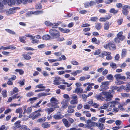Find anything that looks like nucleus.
I'll return each instance as SVG.
<instances>
[{
	"label": "nucleus",
	"mask_w": 130,
	"mask_h": 130,
	"mask_svg": "<svg viewBox=\"0 0 130 130\" xmlns=\"http://www.w3.org/2000/svg\"><path fill=\"white\" fill-rule=\"evenodd\" d=\"M114 93V91L113 90H110L108 92L103 91L101 93V95H104V99L107 101L111 100L113 97L112 95Z\"/></svg>",
	"instance_id": "f257e3e1"
},
{
	"label": "nucleus",
	"mask_w": 130,
	"mask_h": 130,
	"mask_svg": "<svg viewBox=\"0 0 130 130\" xmlns=\"http://www.w3.org/2000/svg\"><path fill=\"white\" fill-rule=\"evenodd\" d=\"M53 28L49 31V33L53 39H56L59 38L60 36L59 31L55 29L56 27H53Z\"/></svg>",
	"instance_id": "f03ea898"
},
{
	"label": "nucleus",
	"mask_w": 130,
	"mask_h": 130,
	"mask_svg": "<svg viewBox=\"0 0 130 130\" xmlns=\"http://www.w3.org/2000/svg\"><path fill=\"white\" fill-rule=\"evenodd\" d=\"M41 114L39 112H37V111L32 112L29 116V118H31L32 120H34L39 117L41 116Z\"/></svg>",
	"instance_id": "7ed1b4c3"
},
{
	"label": "nucleus",
	"mask_w": 130,
	"mask_h": 130,
	"mask_svg": "<svg viewBox=\"0 0 130 130\" xmlns=\"http://www.w3.org/2000/svg\"><path fill=\"white\" fill-rule=\"evenodd\" d=\"M109 84V82L108 81L104 82L102 83V85H101L100 87L101 89H100V91L103 90V89H105L107 88Z\"/></svg>",
	"instance_id": "20e7f679"
},
{
	"label": "nucleus",
	"mask_w": 130,
	"mask_h": 130,
	"mask_svg": "<svg viewBox=\"0 0 130 130\" xmlns=\"http://www.w3.org/2000/svg\"><path fill=\"white\" fill-rule=\"evenodd\" d=\"M21 121L20 120H19L14 123V125L12 127V128L13 129L15 130H16L17 128H19L20 126L21 125L20 123Z\"/></svg>",
	"instance_id": "39448f33"
},
{
	"label": "nucleus",
	"mask_w": 130,
	"mask_h": 130,
	"mask_svg": "<svg viewBox=\"0 0 130 130\" xmlns=\"http://www.w3.org/2000/svg\"><path fill=\"white\" fill-rule=\"evenodd\" d=\"M58 107H59L58 106L54 107V108L49 107L47 108L46 109H45V111L47 112L48 115H49L51 113H52L54 111V110L55 109V108H58Z\"/></svg>",
	"instance_id": "423d86ee"
},
{
	"label": "nucleus",
	"mask_w": 130,
	"mask_h": 130,
	"mask_svg": "<svg viewBox=\"0 0 130 130\" xmlns=\"http://www.w3.org/2000/svg\"><path fill=\"white\" fill-rule=\"evenodd\" d=\"M83 89L80 87H77L73 91V93H81L83 92Z\"/></svg>",
	"instance_id": "0eeeda50"
},
{
	"label": "nucleus",
	"mask_w": 130,
	"mask_h": 130,
	"mask_svg": "<svg viewBox=\"0 0 130 130\" xmlns=\"http://www.w3.org/2000/svg\"><path fill=\"white\" fill-rule=\"evenodd\" d=\"M50 102L52 104H53L54 107L58 103V100L54 97L51 98L50 100Z\"/></svg>",
	"instance_id": "6e6552de"
},
{
	"label": "nucleus",
	"mask_w": 130,
	"mask_h": 130,
	"mask_svg": "<svg viewBox=\"0 0 130 130\" xmlns=\"http://www.w3.org/2000/svg\"><path fill=\"white\" fill-rule=\"evenodd\" d=\"M17 2L18 4H20L22 3L24 4H25L27 2H31L32 0H17Z\"/></svg>",
	"instance_id": "1a4fd4ad"
},
{
	"label": "nucleus",
	"mask_w": 130,
	"mask_h": 130,
	"mask_svg": "<svg viewBox=\"0 0 130 130\" xmlns=\"http://www.w3.org/2000/svg\"><path fill=\"white\" fill-rule=\"evenodd\" d=\"M97 127L101 130H103L105 129V127L103 124L100 123H98Z\"/></svg>",
	"instance_id": "9d476101"
},
{
	"label": "nucleus",
	"mask_w": 130,
	"mask_h": 130,
	"mask_svg": "<svg viewBox=\"0 0 130 130\" xmlns=\"http://www.w3.org/2000/svg\"><path fill=\"white\" fill-rule=\"evenodd\" d=\"M43 12V11L42 10L41 11H31L30 12V14H33L36 15H38L40 14H42Z\"/></svg>",
	"instance_id": "9b49d317"
},
{
	"label": "nucleus",
	"mask_w": 130,
	"mask_h": 130,
	"mask_svg": "<svg viewBox=\"0 0 130 130\" xmlns=\"http://www.w3.org/2000/svg\"><path fill=\"white\" fill-rule=\"evenodd\" d=\"M109 48L110 50H115L116 49V46L113 43H109Z\"/></svg>",
	"instance_id": "f8f14e48"
},
{
	"label": "nucleus",
	"mask_w": 130,
	"mask_h": 130,
	"mask_svg": "<svg viewBox=\"0 0 130 130\" xmlns=\"http://www.w3.org/2000/svg\"><path fill=\"white\" fill-rule=\"evenodd\" d=\"M41 126L44 128L49 127L51 126L50 125L48 124L47 122H45L42 123L41 125Z\"/></svg>",
	"instance_id": "ddd939ff"
},
{
	"label": "nucleus",
	"mask_w": 130,
	"mask_h": 130,
	"mask_svg": "<svg viewBox=\"0 0 130 130\" xmlns=\"http://www.w3.org/2000/svg\"><path fill=\"white\" fill-rule=\"evenodd\" d=\"M102 26V25L101 23H96L95 27L97 30H99L101 29Z\"/></svg>",
	"instance_id": "4468645a"
},
{
	"label": "nucleus",
	"mask_w": 130,
	"mask_h": 130,
	"mask_svg": "<svg viewBox=\"0 0 130 130\" xmlns=\"http://www.w3.org/2000/svg\"><path fill=\"white\" fill-rule=\"evenodd\" d=\"M111 24H110V25ZM110 24L109 22H107L105 23L104 26V28L105 30H107L109 28Z\"/></svg>",
	"instance_id": "2eb2a0df"
},
{
	"label": "nucleus",
	"mask_w": 130,
	"mask_h": 130,
	"mask_svg": "<svg viewBox=\"0 0 130 130\" xmlns=\"http://www.w3.org/2000/svg\"><path fill=\"white\" fill-rule=\"evenodd\" d=\"M38 99L37 97H35L29 99L27 100V102H30L31 104L33 103L34 102Z\"/></svg>",
	"instance_id": "dca6fc26"
},
{
	"label": "nucleus",
	"mask_w": 130,
	"mask_h": 130,
	"mask_svg": "<svg viewBox=\"0 0 130 130\" xmlns=\"http://www.w3.org/2000/svg\"><path fill=\"white\" fill-rule=\"evenodd\" d=\"M111 18L110 16H108L105 18H101L99 19V21H100L104 22L106 20H107Z\"/></svg>",
	"instance_id": "f3484780"
},
{
	"label": "nucleus",
	"mask_w": 130,
	"mask_h": 130,
	"mask_svg": "<svg viewBox=\"0 0 130 130\" xmlns=\"http://www.w3.org/2000/svg\"><path fill=\"white\" fill-rule=\"evenodd\" d=\"M64 116L58 115H55L53 116V118L55 119L58 120L62 118Z\"/></svg>",
	"instance_id": "a211bd4d"
},
{
	"label": "nucleus",
	"mask_w": 130,
	"mask_h": 130,
	"mask_svg": "<svg viewBox=\"0 0 130 130\" xmlns=\"http://www.w3.org/2000/svg\"><path fill=\"white\" fill-rule=\"evenodd\" d=\"M23 58L27 60H29L31 58V57L29 56L27 54H24L22 55Z\"/></svg>",
	"instance_id": "6ab92c4d"
},
{
	"label": "nucleus",
	"mask_w": 130,
	"mask_h": 130,
	"mask_svg": "<svg viewBox=\"0 0 130 130\" xmlns=\"http://www.w3.org/2000/svg\"><path fill=\"white\" fill-rule=\"evenodd\" d=\"M127 53V50L125 49H123L122 50L121 56L122 57H125Z\"/></svg>",
	"instance_id": "aec40b11"
},
{
	"label": "nucleus",
	"mask_w": 130,
	"mask_h": 130,
	"mask_svg": "<svg viewBox=\"0 0 130 130\" xmlns=\"http://www.w3.org/2000/svg\"><path fill=\"white\" fill-rule=\"evenodd\" d=\"M16 47H10V46L9 47H6L4 46H1V49H3L4 50H6L8 49H15Z\"/></svg>",
	"instance_id": "412c9836"
},
{
	"label": "nucleus",
	"mask_w": 130,
	"mask_h": 130,
	"mask_svg": "<svg viewBox=\"0 0 130 130\" xmlns=\"http://www.w3.org/2000/svg\"><path fill=\"white\" fill-rule=\"evenodd\" d=\"M19 40L21 42L23 43H25L26 41L25 40L26 39V37L24 36L23 37H19Z\"/></svg>",
	"instance_id": "4be33fe9"
},
{
	"label": "nucleus",
	"mask_w": 130,
	"mask_h": 130,
	"mask_svg": "<svg viewBox=\"0 0 130 130\" xmlns=\"http://www.w3.org/2000/svg\"><path fill=\"white\" fill-rule=\"evenodd\" d=\"M67 111L68 113H72L74 112V110L70 106H69L68 107V109L67 110Z\"/></svg>",
	"instance_id": "5701e85b"
},
{
	"label": "nucleus",
	"mask_w": 130,
	"mask_h": 130,
	"mask_svg": "<svg viewBox=\"0 0 130 130\" xmlns=\"http://www.w3.org/2000/svg\"><path fill=\"white\" fill-rule=\"evenodd\" d=\"M13 99H18L19 98H22V96H21L20 95H18V93L14 94L12 96Z\"/></svg>",
	"instance_id": "b1692460"
},
{
	"label": "nucleus",
	"mask_w": 130,
	"mask_h": 130,
	"mask_svg": "<svg viewBox=\"0 0 130 130\" xmlns=\"http://www.w3.org/2000/svg\"><path fill=\"white\" fill-rule=\"evenodd\" d=\"M5 31L9 33L12 35H15V33L13 31L8 29H5Z\"/></svg>",
	"instance_id": "393cba45"
},
{
	"label": "nucleus",
	"mask_w": 130,
	"mask_h": 130,
	"mask_svg": "<svg viewBox=\"0 0 130 130\" xmlns=\"http://www.w3.org/2000/svg\"><path fill=\"white\" fill-rule=\"evenodd\" d=\"M118 12V10H115V9L113 8L111 9L109 11V12L110 13H113V14H116Z\"/></svg>",
	"instance_id": "a878e982"
},
{
	"label": "nucleus",
	"mask_w": 130,
	"mask_h": 130,
	"mask_svg": "<svg viewBox=\"0 0 130 130\" xmlns=\"http://www.w3.org/2000/svg\"><path fill=\"white\" fill-rule=\"evenodd\" d=\"M50 38V36L48 35H46L43 36L42 37V39L44 40H49Z\"/></svg>",
	"instance_id": "bb28decb"
},
{
	"label": "nucleus",
	"mask_w": 130,
	"mask_h": 130,
	"mask_svg": "<svg viewBox=\"0 0 130 130\" xmlns=\"http://www.w3.org/2000/svg\"><path fill=\"white\" fill-rule=\"evenodd\" d=\"M115 83L116 85H118L124 84V83L123 81H121L119 80H116V81H115Z\"/></svg>",
	"instance_id": "cd10ccee"
},
{
	"label": "nucleus",
	"mask_w": 130,
	"mask_h": 130,
	"mask_svg": "<svg viewBox=\"0 0 130 130\" xmlns=\"http://www.w3.org/2000/svg\"><path fill=\"white\" fill-rule=\"evenodd\" d=\"M90 77V76L89 75H88L86 77L84 76L81 77L80 78L79 80L81 81H83L86 79H88Z\"/></svg>",
	"instance_id": "c85d7f7f"
},
{
	"label": "nucleus",
	"mask_w": 130,
	"mask_h": 130,
	"mask_svg": "<svg viewBox=\"0 0 130 130\" xmlns=\"http://www.w3.org/2000/svg\"><path fill=\"white\" fill-rule=\"evenodd\" d=\"M83 113L85 114L86 116L87 117H90L91 116V114L89 113V112L88 111H83Z\"/></svg>",
	"instance_id": "c756f323"
},
{
	"label": "nucleus",
	"mask_w": 130,
	"mask_h": 130,
	"mask_svg": "<svg viewBox=\"0 0 130 130\" xmlns=\"http://www.w3.org/2000/svg\"><path fill=\"white\" fill-rule=\"evenodd\" d=\"M46 119V117H42L41 118H40L38 119L37 121L40 122H42L45 121Z\"/></svg>",
	"instance_id": "7c9ffc66"
},
{
	"label": "nucleus",
	"mask_w": 130,
	"mask_h": 130,
	"mask_svg": "<svg viewBox=\"0 0 130 130\" xmlns=\"http://www.w3.org/2000/svg\"><path fill=\"white\" fill-rule=\"evenodd\" d=\"M102 96L100 93V95H95L94 97L98 100H101L102 99V98L104 99L103 97H102Z\"/></svg>",
	"instance_id": "2f4dec72"
},
{
	"label": "nucleus",
	"mask_w": 130,
	"mask_h": 130,
	"mask_svg": "<svg viewBox=\"0 0 130 130\" xmlns=\"http://www.w3.org/2000/svg\"><path fill=\"white\" fill-rule=\"evenodd\" d=\"M106 77L107 79L110 80H112L113 78V75L111 74L107 75L106 76Z\"/></svg>",
	"instance_id": "473e14b6"
},
{
	"label": "nucleus",
	"mask_w": 130,
	"mask_h": 130,
	"mask_svg": "<svg viewBox=\"0 0 130 130\" xmlns=\"http://www.w3.org/2000/svg\"><path fill=\"white\" fill-rule=\"evenodd\" d=\"M110 65L114 69H116L117 67L116 64L113 62L110 63Z\"/></svg>",
	"instance_id": "72a5a7b5"
},
{
	"label": "nucleus",
	"mask_w": 130,
	"mask_h": 130,
	"mask_svg": "<svg viewBox=\"0 0 130 130\" xmlns=\"http://www.w3.org/2000/svg\"><path fill=\"white\" fill-rule=\"evenodd\" d=\"M106 118L105 117L100 118L99 120V121L102 123H103L105 122V120Z\"/></svg>",
	"instance_id": "f704fd0d"
},
{
	"label": "nucleus",
	"mask_w": 130,
	"mask_h": 130,
	"mask_svg": "<svg viewBox=\"0 0 130 130\" xmlns=\"http://www.w3.org/2000/svg\"><path fill=\"white\" fill-rule=\"evenodd\" d=\"M50 94V93L46 94L44 93H40L38 94V95L40 97L43 96L45 95H47Z\"/></svg>",
	"instance_id": "c9c22d12"
},
{
	"label": "nucleus",
	"mask_w": 130,
	"mask_h": 130,
	"mask_svg": "<svg viewBox=\"0 0 130 130\" xmlns=\"http://www.w3.org/2000/svg\"><path fill=\"white\" fill-rule=\"evenodd\" d=\"M15 71L17 72H18L20 75H22L24 73V71L22 69H16Z\"/></svg>",
	"instance_id": "e433bc0d"
},
{
	"label": "nucleus",
	"mask_w": 130,
	"mask_h": 130,
	"mask_svg": "<svg viewBox=\"0 0 130 130\" xmlns=\"http://www.w3.org/2000/svg\"><path fill=\"white\" fill-rule=\"evenodd\" d=\"M71 63L72 64L77 66L79 64V63L76 60H73L71 61Z\"/></svg>",
	"instance_id": "4c0bfd02"
},
{
	"label": "nucleus",
	"mask_w": 130,
	"mask_h": 130,
	"mask_svg": "<svg viewBox=\"0 0 130 130\" xmlns=\"http://www.w3.org/2000/svg\"><path fill=\"white\" fill-rule=\"evenodd\" d=\"M121 95L123 97H128L130 96V94L126 93H121Z\"/></svg>",
	"instance_id": "58836bf2"
},
{
	"label": "nucleus",
	"mask_w": 130,
	"mask_h": 130,
	"mask_svg": "<svg viewBox=\"0 0 130 130\" xmlns=\"http://www.w3.org/2000/svg\"><path fill=\"white\" fill-rule=\"evenodd\" d=\"M7 92L6 90H3L2 91V94L4 98H5L7 96L6 94Z\"/></svg>",
	"instance_id": "ea45409f"
},
{
	"label": "nucleus",
	"mask_w": 130,
	"mask_h": 130,
	"mask_svg": "<svg viewBox=\"0 0 130 130\" xmlns=\"http://www.w3.org/2000/svg\"><path fill=\"white\" fill-rule=\"evenodd\" d=\"M18 91L19 90L18 88L16 87H14L13 89V91L11 93V95L18 92Z\"/></svg>",
	"instance_id": "a19ab883"
},
{
	"label": "nucleus",
	"mask_w": 130,
	"mask_h": 130,
	"mask_svg": "<svg viewBox=\"0 0 130 130\" xmlns=\"http://www.w3.org/2000/svg\"><path fill=\"white\" fill-rule=\"evenodd\" d=\"M32 108L31 107H29L27 109L26 111H25V113L26 112L28 114H29L31 112Z\"/></svg>",
	"instance_id": "79ce46f5"
},
{
	"label": "nucleus",
	"mask_w": 130,
	"mask_h": 130,
	"mask_svg": "<svg viewBox=\"0 0 130 130\" xmlns=\"http://www.w3.org/2000/svg\"><path fill=\"white\" fill-rule=\"evenodd\" d=\"M8 127H7L6 128L5 126L4 125H3L0 127V130H6L8 129Z\"/></svg>",
	"instance_id": "37998d69"
},
{
	"label": "nucleus",
	"mask_w": 130,
	"mask_h": 130,
	"mask_svg": "<svg viewBox=\"0 0 130 130\" xmlns=\"http://www.w3.org/2000/svg\"><path fill=\"white\" fill-rule=\"evenodd\" d=\"M78 103V101L77 99L73 100H71L70 101V103L71 104H76Z\"/></svg>",
	"instance_id": "c03bdc74"
},
{
	"label": "nucleus",
	"mask_w": 130,
	"mask_h": 130,
	"mask_svg": "<svg viewBox=\"0 0 130 130\" xmlns=\"http://www.w3.org/2000/svg\"><path fill=\"white\" fill-rule=\"evenodd\" d=\"M122 13L123 14L125 15H127L128 13V10H122Z\"/></svg>",
	"instance_id": "a18cd8bd"
},
{
	"label": "nucleus",
	"mask_w": 130,
	"mask_h": 130,
	"mask_svg": "<svg viewBox=\"0 0 130 130\" xmlns=\"http://www.w3.org/2000/svg\"><path fill=\"white\" fill-rule=\"evenodd\" d=\"M114 77L115 78L116 80H119L120 79V74H117L114 76Z\"/></svg>",
	"instance_id": "49530a36"
},
{
	"label": "nucleus",
	"mask_w": 130,
	"mask_h": 130,
	"mask_svg": "<svg viewBox=\"0 0 130 130\" xmlns=\"http://www.w3.org/2000/svg\"><path fill=\"white\" fill-rule=\"evenodd\" d=\"M101 50L98 49L95 51V52L94 53V55H98L100 54L101 52Z\"/></svg>",
	"instance_id": "de8ad7c7"
},
{
	"label": "nucleus",
	"mask_w": 130,
	"mask_h": 130,
	"mask_svg": "<svg viewBox=\"0 0 130 130\" xmlns=\"http://www.w3.org/2000/svg\"><path fill=\"white\" fill-rule=\"evenodd\" d=\"M45 24L48 26H51L53 25V24L48 21H46L45 22Z\"/></svg>",
	"instance_id": "09e8293b"
},
{
	"label": "nucleus",
	"mask_w": 130,
	"mask_h": 130,
	"mask_svg": "<svg viewBox=\"0 0 130 130\" xmlns=\"http://www.w3.org/2000/svg\"><path fill=\"white\" fill-rule=\"evenodd\" d=\"M122 10H127V9H130V7L128 5H125L124 6H122Z\"/></svg>",
	"instance_id": "8fccbe9b"
},
{
	"label": "nucleus",
	"mask_w": 130,
	"mask_h": 130,
	"mask_svg": "<svg viewBox=\"0 0 130 130\" xmlns=\"http://www.w3.org/2000/svg\"><path fill=\"white\" fill-rule=\"evenodd\" d=\"M36 87H37L38 88H45V87L43 86V84H40L37 85L36 86Z\"/></svg>",
	"instance_id": "3c124183"
},
{
	"label": "nucleus",
	"mask_w": 130,
	"mask_h": 130,
	"mask_svg": "<svg viewBox=\"0 0 130 130\" xmlns=\"http://www.w3.org/2000/svg\"><path fill=\"white\" fill-rule=\"evenodd\" d=\"M102 55H104L105 56H107L108 55H109L110 54V53L108 52L103 51L102 53Z\"/></svg>",
	"instance_id": "603ef678"
},
{
	"label": "nucleus",
	"mask_w": 130,
	"mask_h": 130,
	"mask_svg": "<svg viewBox=\"0 0 130 130\" xmlns=\"http://www.w3.org/2000/svg\"><path fill=\"white\" fill-rule=\"evenodd\" d=\"M22 110L21 108L17 109L16 110V112L17 113H19L20 114L22 113Z\"/></svg>",
	"instance_id": "864d4df0"
},
{
	"label": "nucleus",
	"mask_w": 130,
	"mask_h": 130,
	"mask_svg": "<svg viewBox=\"0 0 130 130\" xmlns=\"http://www.w3.org/2000/svg\"><path fill=\"white\" fill-rule=\"evenodd\" d=\"M126 89L127 92H129L130 91V84H128L126 85Z\"/></svg>",
	"instance_id": "5fc2aeb1"
},
{
	"label": "nucleus",
	"mask_w": 130,
	"mask_h": 130,
	"mask_svg": "<svg viewBox=\"0 0 130 130\" xmlns=\"http://www.w3.org/2000/svg\"><path fill=\"white\" fill-rule=\"evenodd\" d=\"M42 7V5L40 4H37L36 5L35 8L36 9H40Z\"/></svg>",
	"instance_id": "6e6d98bb"
},
{
	"label": "nucleus",
	"mask_w": 130,
	"mask_h": 130,
	"mask_svg": "<svg viewBox=\"0 0 130 130\" xmlns=\"http://www.w3.org/2000/svg\"><path fill=\"white\" fill-rule=\"evenodd\" d=\"M34 95V93L32 92H29L27 93L26 94V96L27 97H30Z\"/></svg>",
	"instance_id": "4d7b16f0"
},
{
	"label": "nucleus",
	"mask_w": 130,
	"mask_h": 130,
	"mask_svg": "<svg viewBox=\"0 0 130 130\" xmlns=\"http://www.w3.org/2000/svg\"><path fill=\"white\" fill-rule=\"evenodd\" d=\"M98 19V18L97 17H95L91 18L90 20L91 21L95 22Z\"/></svg>",
	"instance_id": "13d9d810"
},
{
	"label": "nucleus",
	"mask_w": 130,
	"mask_h": 130,
	"mask_svg": "<svg viewBox=\"0 0 130 130\" xmlns=\"http://www.w3.org/2000/svg\"><path fill=\"white\" fill-rule=\"evenodd\" d=\"M71 125V124L70 123H69L67 120L66 119V126L68 127L70 126Z\"/></svg>",
	"instance_id": "bf43d9fd"
},
{
	"label": "nucleus",
	"mask_w": 130,
	"mask_h": 130,
	"mask_svg": "<svg viewBox=\"0 0 130 130\" xmlns=\"http://www.w3.org/2000/svg\"><path fill=\"white\" fill-rule=\"evenodd\" d=\"M92 127L91 125V124H87L85 125V127H84V128H90L91 130L92 129L91 127Z\"/></svg>",
	"instance_id": "052dcab7"
},
{
	"label": "nucleus",
	"mask_w": 130,
	"mask_h": 130,
	"mask_svg": "<svg viewBox=\"0 0 130 130\" xmlns=\"http://www.w3.org/2000/svg\"><path fill=\"white\" fill-rule=\"evenodd\" d=\"M27 128V126L26 125H21L19 129H23L24 130L25 128Z\"/></svg>",
	"instance_id": "680f3d73"
},
{
	"label": "nucleus",
	"mask_w": 130,
	"mask_h": 130,
	"mask_svg": "<svg viewBox=\"0 0 130 130\" xmlns=\"http://www.w3.org/2000/svg\"><path fill=\"white\" fill-rule=\"evenodd\" d=\"M15 12V11H12L9 9V10L7 12V13L8 14H9L13 13Z\"/></svg>",
	"instance_id": "e2e57ef3"
},
{
	"label": "nucleus",
	"mask_w": 130,
	"mask_h": 130,
	"mask_svg": "<svg viewBox=\"0 0 130 130\" xmlns=\"http://www.w3.org/2000/svg\"><path fill=\"white\" fill-rule=\"evenodd\" d=\"M104 79V76L100 77L98 79V81L99 82H100L102 81Z\"/></svg>",
	"instance_id": "0e129e2a"
},
{
	"label": "nucleus",
	"mask_w": 130,
	"mask_h": 130,
	"mask_svg": "<svg viewBox=\"0 0 130 130\" xmlns=\"http://www.w3.org/2000/svg\"><path fill=\"white\" fill-rule=\"evenodd\" d=\"M82 97L83 100L85 101H86V100L88 96H87V95H86L85 94H83L82 95Z\"/></svg>",
	"instance_id": "69168bd1"
},
{
	"label": "nucleus",
	"mask_w": 130,
	"mask_h": 130,
	"mask_svg": "<svg viewBox=\"0 0 130 130\" xmlns=\"http://www.w3.org/2000/svg\"><path fill=\"white\" fill-rule=\"evenodd\" d=\"M39 42V40H37V39H33L32 40L31 42L33 43H38Z\"/></svg>",
	"instance_id": "338daca9"
},
{
	"label": "nucleus",
	"mask_w": 130,
	"mask_h": 130,
	"mask_svg": "<svg viewBox=\"0 0 130 130\" xmlns=\"http://www.w3.org/2000/svg\"><path fill=\"white\" fill-rule=\"evenodd\" d=\"M115 123L117 125H120L121 123V122L119 120H117L116 121Z\"/></svg>",
	"instance_id": "774afa93"
}]
</instances>
